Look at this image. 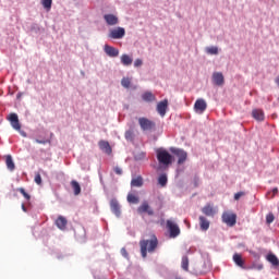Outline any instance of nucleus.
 I'll use <instances>...</instances> for the list:
<instances>
[{"label":"nucleus","mask_w":279,"mask_h":279,"mask_svg":"<svg viewBox=\"0 0 279 279\" xmlns=\"http://www.w3.org/2000/svg\"><path fill=\"white\" fill-rule=\"evenodd\" d=\"M140 247L142 257L147 258V252L148 254H154V252H156V248L158 247V238L155 234H151L149 240L140 241Z\"/></svg>","instance_id":"obj_1"},{"label":"nucleus","mask_w":279,"mask_h":279,"mask_svg":"<svg viewBox=\"0 0 279 279\" xmlns=\"http://www.w3.org/2000/svg\"><path fill=\"white\" fill-rule=\"evenodd\" d=\"M156 155L159 167H163L165 169H167V167H169V165L173 162V157L171 156V154H169V151H167V149L159 148L156 150Z\"/></svg>","instance_id":"obj_2"},{"label":"nucleus","mask_w":279,"mask_h":279,"mask_svg":"<svg viewBox=\"0 0 279 279\" xmlns=\"http://www.w3.org/2000/svg\"><path fill=\"white\" fill-rule=\"evenodd\" d=\"M8 121H10L13 130H16V132H20L21 136H24V138L27 136V133H25V131H21V122L19 121V114L10 113L8 117Z\"/></svg>","instance_id":"obj_3"},{"label":"nucleus","mask_w":279,"mask_h":279,"mask_svg":"<svg viewBox=\"0 0 279 279\" xmlns=\"http://www.w3.org/2000/svg\"><path fill=\"white\" fill-rule=\"evenodd\" d=\"M108 38H111V40H121L122 38H125V28L119 26L109 29Z\"/></svg>","instance_id":"obj_4"},{"label":"nucleus","mask_w":279,"mask_h":279,"mask_svg":"<svg viewBox=\"0 0 279 279\" xmlns=\"http://www.w3.org/2000/svg\"><path fill=\"white\" fill-rule=\"evenodd\" d=\"M222 222L227 223L229 226V228L236 226V214L230 213V211H225L222 214Z\"/></svg>","instance_id":"obj_5"},{"label":"nucleus","mask_w":279,"mask_h":279,"mask_svg":"<svg viewBox=\"0 0 279 279\" xmlns=\"http://www.w3.org/2000/svg\"><path fill=\"white\" fill-rule=\"evenodd\" d=\"M138 124L144 132H149L156 128V123L147 118H140Z\"/></svg>","instance_id":"obj_6"},{"label":"nucleus","mask_w":279,"mask_h":279,"mask_svg":"<svg viewBox=\"0 0 279 279\" xmlns=\"http://www.w3.org/2000/svg\"><path fill=\"white\" fill-rule=\"evenodd\" d=\"M206 108H208V105L204 98H198L194 104V110L195 112H198V114H203L206 111Z\"/></svg>","instance_id":"obj_7"},{"label":"nucleus","mask_w":279,"mask_h":279,"mask_svg":"<svg viewBox=\"0 0 279 279\" xmlns=\"http://www.w3.org/2000/svg\"><path fill=\"white\" fill-rule=\"evenodd\" d=\"M137 213L138 215H143L146 213V215H149V217L154 216V209H151L147 201L142 203V205L137 208Z\"/></svg>","instance_id":"obj_8"},{"label":"nucleus","mask_w":279,"mask_h":279,"mask_svg":"<svg viewBox=\"0 0 279 279\" xmlns=\"http://www.w3.org/2000/svg\"><path fill=\"white\" fill-rule=\"evenodd\" d=\"M202 213L203 215H206V217H215V215H217V208H215L213 204L208 203L202 208Z\"/></svg>","instance_id":"obj_9"},{"label":"nucleus","mask_w":279,"mask_h":279,"mask_svg":"<svg viewBox=\"0 0 279 279\" xmlns=\"http://www.w3.org/2000/svg\"><path fill=\"white\" fill-rule=\"evenodd\" d=\"M110 209L111 213L116 215V217H121V205L119 204V201H117V198H112L110 201Z\"/></svg>","instance_id":"obj_10"},{"label":"nucleus","mask_w":279,"mask_h":279,"mask_svg":"<svg viewBox=\"0 0 279 279\" xmlns=\"http://www.w3.org/2000/svg\"><path fill=\"white\" fill-rule=\"evenodd\" d=\"M167 108H169V101L167 99L161 100L157 104V112L160 117H165L167 114Z\"/></svg>","instance_id":"obj_11"},{"label":"nucleus","mask_w":279,"mask_h":279,"mask_svg":"<svg viewBox=\"0 0 279 279\" xmlns=\"http://www.w3.org/2000/svg\"><path fill=\"white\" fill-rule=\"evenodd\" d=\"M98 147L99 149H101V151H104V154H107V156H110V154H112V147L110 146V143H108L107 141H99Z\"/></svg>","instance_id":"obj_12"},{"label":"nucleus","mask_w":279,"mask_h":279,"mask_svg":"<svg viewBox=\"0 0 279 279\" xmlns=\"http://www.w3.org/2000/svg\"><path fill=\"white\" fill-rule=\"evenodd\" d=\"M105 53L109 56V58H118L119 57V49L110 46V45H105L104 47Z\"/></svg>","instance_id":"obj_13"},{"label":"nucleus","mask_w":279,"mask_h":279,"mask_svg":"<svg viewBox=\"0 0 279 279\" xmlns=\"http://www.w3.org/2000/svg\"><path fill=\"white\" fill-rule=\"evenodd\" d=\"M225 78H223V73L221 72H215L213 74V83L216 85V86H223L225 84Z\"/></svg>","instance_id":"obj_14"},{"label":"nucleus","mask_w":279,"mask_h":279,"mask_svg":"<svg viewBox=\"0 0 279 279\" xmlns=\"http://www.w3.org/2000/svg\"><path fill=\"white\" fill-rule=\"evenodd\" d=\"M175 156L178 158L177 160L178 165H184V162H186V158H189V155L186 154V151L182 149H177Z\"/></svg>","instance_id":"obj_15"},{"label":"nucleus","mask_w":279,"mask_h":279,"mask_svg":"<svg viewBox=\"0 0 279 279\" xmlns=\"http://www.w3.org/2000/svg\"><path fill=\"white\" fill-rule=\"evenodd\" d=\"M104 19L107 25H119V17H117L114 14H106L104 15Z\"/></svg>","instance_id":"obj_16"},{"label":"nucleus","mask_w":279,"mask_h":279,"mask_svg":"<svg viewBox=\"0 0 279 279\" xmlns=\"http://www.w3.org/2000/svg\"><path fill=\"white\" fill-rule=\"evenodd\" d=\"M233 263H235L238 267H241V269H245V260H243V256H241V254H233Z\"/></svg>","instance_id":"obj_17"},{"label":"nucleus","mask_w":279,"mask_h":279,"mask_svg":"<svg viewBox=\"0 0 279 279\" xmlns=\"http://www.w3.org/2000/svg\"><path fill=\"white\" fill-rule=\"evenodd\" d=\"M66 218L64 216H59L56 220V226L59 228V230H66Z\"/></svg>","instance_id":"obj_18"},{"label":"nucleus","mask_w":279,"mask_h":279,"mask_svg":"<svg viewBox=\"0 0 279 279\" xmlns=\"http://www.w3.org/2000/svg\"><path fill=\"white\" fill-rule=\"evenodd\" d=\"M143 101H146L147 104H151V101H156V95H154L151 92H145L142 95Z\"/></svg>","instance_id":"obj_19"},{"label":"nucleus","mask_w":279,"mask_h":279,"mask_svg":"<svg viewBox=\"0 0 279 279\" xmlns=\"http://www.w3.org/2000/svg\"><path fill=\"white\" fill-rule=\"evenodd\" d=\"M252 117L255 118L256 121H265V112L260 109L253 110Z\"/></svg>","instance_id":"obj_20"},{"label":"nucleus","mask_w":279,"mask_h":279,"mask_svg":"<svg viewBox=\"0 0 279 279\" xmlns=\"http://www.w3.org/2000/svg\"><path fill=\"white\" fill-rule=\"evenodd\" d=\"M199 226H201V230H208V228H210V221H208V219H206V217L204 216H199Z\"/></svg>","instance_id":"obj_21"},{"label":"nucleus","mask_w":279,"mask_h":279,"mask_svg":"<svg viewBox=\"0 0 279 279\" xmlns=\"http://www.w3.org/2000/svg\"><path fill=\"white\" fill-rule=\"evenodd\" d=\"M121 64H123V66H130L132 65L133 59L132 57H130V54H122L121 58Z\"/></svg>","instance_id":"obj_22"},{"label":"nucleus","mask_w":279,"mask_h":279,"mask_svg":"<svg viewBox=\"0 0 279 279\" xmlns=\"http://www.w3.org/2000/svg\"><path fill=\"white\" fill-rule=\"evenodd\" d=\"M167 228L170 232V238L175 239V223L171 222V220H168Z\"/></svg>","instance_id":"obj_23"},{"label":"nucleus","mask_w":279,"mask_h":279,"mask_svg":"<svg viewBox=\"0 0 279 279\" xmlns=\"http://www.w3.org/2000/svg\"><path fill=\"white\" fill-rule=\"evenodd\" d=\"M5 165L9 169V171H14V169L16 168V166H14V160L12 159L11 155H8L5 158Z\"/></svg>","instance_id":"obj_24"},{"label":"nucleus","mask_w":279,"mask_h":279,"mask_svg":"<svg viewBox=\"0 0 279 279\" xmlns=\"http://www.w3.org/2000/svg\"><path fill=\"white\" fill-rule=\"evenodd\" d=\"M71 186L74 191V195H80L82 193V186H80V183L75 180L71 181Z\"/></svg>","instance_id":"obj_25"},{"label":"nucleus","mask_w":279,"mask_h":279,"mask_svg":"<svg viewBox=\"0 0 279 279\" xmlns=\"http://www.w3.org/2000/svg\"><path fill=\"white\" fill-rule=\"evenodd\" d=\"M131 186H135V187L143 186V177H137L135 179H132Z\"/></svg>","instance_id":"obj_26"},{"label":"nucleus","mask_w":279,"mask_h":279,"mask_svg":"<svg viewBox=\"0 0 279 279\" xmlns=\"http://www.w3.org/2000/svg\"><path fill=\"white\" fill-rule=\"evenodd\" d=\"M181 268L183 271H189V256L184 255L181 259Z\"/></svg>","instance_id":"obj_27"},{"label":"nucleus","mask_w":279,"mask_h":279,"mask_svg":"<svg viewBox=\"0 0 279 279\" xmlns=\"http://www.w3.org/2000/svg\"><path fill=\"white\" fill-rule=\"evenodd\" d=\"M206 53H208L209 56H217L219 53V48H217L216 46L207 47Z\"/></svg>","instance_id":"obj_28"},{"label":"nucleus","mask_w":279,"mask_h":279,"mask_svg":"<svg viewBox=\"0 0 279 279\" xmlns=\"http://www.w3.org/2000/svg\"><path fill=\"white\" fill-rule=\"evenodd\" d=\"M53 3V0H41V5L47 12L51 10V5Z\"/></svg>","instance_id":"obj_29"},{"label":"nucleus","mask_w":279,"mask_h":279,"mask_svg":"<svg viewBox=\"0 0 279 279\" xmlns=\"http://www.w3.org/2000/svg\"><path fill=\"white\" fill-rule=\"evenodd\" d=\"M167 182H168V179H167V174H160L159 178H158V185L159 186H167Z\"/></svg>","instance_id":"obj_30"},{"label":"nucleus","mask_w":279,"mask_h":279,"mask_svg":"<svg viewBox=\"0 0 279 279\" xmlns=\"http://www.w3.org/2000/svg\"><path fill=\"white\" fill-rule=\"evenodd\" d=\"M267 262L271 263V265H279L278 257L274 254H268L267 255Z\"/></svg>","instance_id":"obj_31"},{"label":"nucleus","mask_w":279,"mask_h":279,"mask_svg":"<svg viewBox=\"0 0 279 279\" xmlns=\"http://www.w3.org/2000/svg\"><path fill=\"white\" fill-rule=\"evenodd\" d=\"M121 85L123 86V88H130V86L132 85V78L123 77L121 80Z\"/></svg>","instance_id":"obj_32"},{"label":"nucleus","mask_w":279,"mask_h":279,"mask_svg":"<svg viewBox=\"0 0 279 279\" xmlns=\"http://www.w3.org/2000/svg\"><path fill=\"white\" fill-rule=\"evenodd\" d=\"M128 202L129 204H138V197L134 194H129Z\"/></svg>","instance_id":"obj_33"},{"label":"nucleus","mask_w":279,"mask_h":279,"mask_svg":"<svg viewBox=\"0 0 279 279\" xmlns=\"http://www.w3.org/2000/svg\"><path fill=\"white\" fill-rule=\"evenodd\" d=\"M19 193H21V195H23V197L27 201L32 199V196L29 194H27V192H25V189L23 187H20L19 190Z\"/></svg>","instance_id":"obj_34"},{"label":"nucleus","mask_w":279,"mask_h":279,"mask_svg":"<svg viewBox=\"0 0 279 279\" xmlns=\"http://www.w3.org/2000/svg\"><path fill=\"white\" fill-rule=\"evenodd\" d=\"M124 136L128 141H134V131H126Z\"/></svg>","instance_id":"obj_35"},{"label":"nucleus","mask_w":279,"mask_h":279,"mask_svg":"<svg viewBox=\"0 0 279 279\" xmlns=\"http://www.w3.org/2000/svg\"><path fill=\"white\" fill-rule=\"evenodd\" d=\"M276 219V217L271 214V213H269L267 216H266V223H268V226L270 225V223H274V220Z\"/></svg>","instance_id":"obj_36"},{"label":"nucleus","mask_w":279,"mask_h":279,"mask_svg":"<svg viewBox=\"0 0 279 279\" xmlns=\"http://www.w3.org/2000/svg\"><path fill=\"white\" fill-rule=\"evenodd\" d=\"M34 180L39 186L43 184V177H40V173H36Z\"/></svg>","instance_id":"obj_37"},{"label":"nucleus","mask_w":279,"mask_h":279,"mask_svg":"<svg viewBox=\"0 0 279 279\" xmlns=\"http://www.w3.org/2000/svg\"><path fill=\"white\" fill-rule=\"evenodd\" d=\"M35 143H38V145H47V143H51L50 140H35Z\"/></svg>","instance_id":"obj_38"},{"label":"nucleus","mask_w":279,"mask_h":279,"mask_svg":"<svg viewBox=\"0 0 279 279\" xmlns=\"http://www.w3.org/2000/svg\"><path fill=\"white\" fill-rule=\"evenodd\" d=\"M113 171L117 173V175H123V170L120 167H116Z\"/></svg>","instance_id":"obj_39"},{"label":"nucleus","mask_w":279,"mask_h":279,"mask_svg":"<svg viewBox=\"0 0 279 279\" xmlns=\"http://www.w3.org/2000/svg\"><path fill=\"white\" fill-rule=\"evenodd\" d=\"M243 195H245V193H243V192H238V193L234 194V199H235V201H239V199H241V197H243Z\"/></svg>","instance_id":"obj_40"},{"label":"nucleus","mask_w":279,"mask_h":279,"mask_svg":"<svg viewBox=\"0 0 279 279\" xmlns=\"http://www.w3.org/2000/svg\"><path fill=\"white\" fill-rule=\"evenodd\" d=\"M134 66H135V68L143 66V60L136 59V60L134 61Z\"/></svg>","instance_id":"obj_41"},{"label":"nucleus","mask_w":279,"mask_h":279,"mask_svg":"<svg viewBox=\"0 0 279 279\" xmlns=\"http://www.w3.org/2000/svg\"><path fill=\"white\" fill-rule=\"evenodd\" d=\"M121 254L122 256H124V258H128V250H125L124 247L121 248Z\"/></svg>","instance_id":"obj_42"},{"label":"nucleus","mask_w":279,"mask_h":279,"mask_svg":"<svg viewBox=\"0 0 279 279\" xmlns=\"http://www.w3.org/2000/svg\"><path fill=\"white\" fill-rule=\"evenodd\" d=\"M194 186H199V178H194Z\"/></svg>","instance_id":"obj_43"},{"label":"nucleus","mask_w":279,"mask_h":279,"mask_svg":"<svg viewBox=\"0 0 279 279\" xmlns=\"http://www.w3.org/2000/svg\"><path fill=\"white\" fill-rule=\"evenodd\" d=\"M276 195H278V187L272 189V196L271 197H276Z\"/></svg>","instance_id":"obj_44"},{"label":"nucleus","mask_w":279,"mask_h":279,"mask_svg":"<svg viewBox=\"0 0 279 279\" xmlns=\"http://www.w3.org/2000/svg\"><path fill=\"white\" fill-rule=\"evenodd\" d=\"M180 235V227H175V236H179Z\"/></svg>","instance_id":"obj_45"},{"label":"nucleus","mask_w":279,"mask_h":279,"mask_svg":"<svg viewBox=\"0 0 279 279\" xmlns=\"http://www.w3.org/2000/svg\"><path fill=\"white\" fill-rule=\"evenodd\" d=\"M22 210L23 213H27V207H25V204H22Z\"/></svg>","instance_id":"obj_46"},{"label":"nucleus","mask_w":279,"mask_h":279,"mask_svg":"<svg viewBox=\"0 0 279 279\" xmlns=\"http://www.w3.org/2000/svg\"><path fill=\"white\" fill-rule=\"evenodd\" d=\"M275 82H276L277 86H279V77H277Z\"/></svg>","instance_id":"obj_47"}]
</instances>
